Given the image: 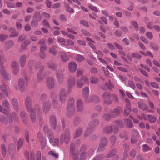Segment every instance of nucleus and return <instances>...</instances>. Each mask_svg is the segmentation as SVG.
<instances>
[{"label": "nucleus", "mask_w": 160, "mask_h": 160, "mask_svg": "<svg viewBox=\"0 0 160 160\" xmlns=\"http://www.w3.org/2000/svg\"><path fill=\"white\" fill-rule=\"evenodd\" d=\"M75 109L74 108H68L67 111V115L68 117L70 118L73 115Z\"/></svg>", "instance_id": "obj_32"}, {"label": "nucleus", "mask_w": 160, "mask_h": 160, "mask_svg": "<svg viewBox=\"0 0 160 160\" xmlns=\"http://www.w3.org/2000/svg\"><path fill=\"white\" fill-rule=\"evenodd\" d=\"M124 121L129 128H131L133 126L132 123L129 119H124Z\"/></svg>", "instance_id": "obj_48"}, {"label": "nucleus", "mask_w": 160, "mask_h": 160, "mask_svg": "<svg viewBox=\"0 0 160 160\" xmlns=\"http://www.w3.org/2000/svg\"><path fill=\"white\" fill-rule=\"evenodd\" d=\"M39 140L41 142L42 141L43 139H46L43 136L42 133H38V135Z\"/></svg>", "instance_id": "obj_60"}, {"label": "nucleus", "mask_w": 160, "mask_h": 160, "mask_svg": "<svg viewBox=\"0 0 160 160\" xmlns=\"http://www.w3.org/2000/svg\"><path fill=\"white\" fill-rule=\"evenodd\" d=\"M11 116L15 122H17L18 121V117L17 114L14 112L11 113Z\"/></svg>", "instance_id": "obj_51"}, {"label": "nucleus", "mask_w": 160, "mask_h": 160, "mask_svg": "<svg viewBox=\"0 0 160 160\" xmlns=\"http://www.w3.org/2000/svg\"><path fill=\"white\" fill-rule=\"evenodd\" d=\"M44 130L45 133H47L48 135V138L49 139V142L50 143L52 142V138L53 136V134L51 131L48 129V127L46 125L44 126Z\"/></svg>", "instance_id": "obj_20"}, {"label": "nucleus", "mask_w": 160, "mask_h": 160, "mask_svg": "<svg viewBox=\"0 0 160 160\" xmlns=\"http://www.w3.org/2000/svg\"><path fill=\"white\" fill-rule=\"evenodd\" d=\"M9 32L10 33L9 37L11 38L16 37L18 34V33L16 31L15 29L12 28L9 29Z\"/></svg>", "instance_id": "obj_31"}, {"label": "nucleus", "mask_w": 160, "mask_h": 160, "mask_svg": "<svg viewBox=\"0 0 160 160\" xmlns=\"http://www.w3.org/2000/svg\"><path fill=\"white\" fill-rule=\"evenodd\" d=\"M70 134L68 132H67L65 134H62L61 137L60 143L61 144L63 143L64 141L66 144H68L69 142Z\"/></svg>", "instance_id": "obj_8"}, {"label": "nucleus", "mask_w": 160, "mask_h": 160, "mask_svg": "<svg viewBox=\"0 0 160 160\" xmlns=\"http://www.w3.org/2000/svg\"><path fill=\"white\" fill-rule=\"evenodd\" d=\"M111 97V95L109 92H105L102 95L104 103L107 105L111 104L112 103V100L110 99Z\"/></svg>", "instance_id": "obj_7"}, {"label": "nucleus", "mask_w": 160, "mask_h": 160, "mask_svg": "<svg viewBox=\"0 0 160 160\" xmlns=\"http://www.w3.org/2000/svg\"><path fill=\"white\" fill-rule=\"evenodd\" d=\"M38 22L33 19L31 22V25L32 27L36 28L38 26Z\"/></svg>", "instance_id": "obj_54"}, {"label": "nucleus", "mask_w": 160, "mask_h": 160, "mask_svg": "<svg viewBox=\"0 0 160 160\" xmlns=\"http://www.w3.org/2000/svg\"><path fill=\"white\" fill-rule=\"evenodd\" d=\"M2 105L4 106L8 111L10 110V105L8 101L5 99L2 102Z\"/></svg>", "instance_id": "obj_38"}, {"label": "nucleus", "mask_w": 160, "mask_h": 160, "mask_svg": "<svg viewBox=\"0 0 160 160\" xmlns=\"http://www.w3.org/2000/svg\"><path fill=\"white\" fill-rule=\"evenodd\" d=\"M132 136L131 138V142L132 143H135L138 141L137 138L138 137V132L136 130L132 131Z\"/></svg>", "instance_id": "obj_13"}, {"label": "nucleus", "mask_w": 160, "mask_h": 160, "mask_svg": "<svg viewBox=\"0 0 160 160\" xmlns=\"http://www.w3.org/2000/svg\"><path fill=\"white\" fill-rule=\"evenodd\" d=\"M67 97V91L64 88L61 89L59 93L60 100L62 103H64Z\"/></svg>", "instance_id": "obj_11"}, {"label": "nucleus", "mask_w": 160, "mask_h": 160, "mask_svg": "<svg viewBox=\"0 0 160 160\" xmlns=\"http://www.w3.org/2000/svg\"><path fill=\"white\" fill-rule=\"evenodd\" d=\"M0 88L1 90L3 92L5 95L8 97L9 95L8 90L5 84H2L0 86Z\"/></svg>", "instance_id": "obj_33"}, {"label": "nucleus", "mask_w": 160, "mask_h": 160, "mask_svg": "<svg viewBox=\"0 0 160 160\" xmlns=\"http://www.w3.org/2000/svg\"><path fill=\"white\" fill-rule=\"evenodd\" d=\"M65 73V70L64 69L60 70L56 73V77L59 83H62L63 81V75Z\"/></svg>", "instance_id": "obj_9"}, {"label": "nucleus", "mask_w": 160, "mask_h": 160, "mask_svg": "<svg viewBox=\"0 0 160 160\" xmlns=\"http://www.w3.org/2000/svg\"><path fill=\"white\" fill-rule=\"evenodd\" d=\"M76 59L78 61H83L84 60V57L82 55L80 54H78L77 56Z\"/></svg>", "instance_id": "obj_61"}, {"label": "nucleus", "mask_w": 160, "mask_h": 160, "mask_svg": "<svg viewBox=\"0 0 160 160\" xmlns=\"http://www.w3.org/2000/svg\"><path fill=\"white\" fill-rule=\"evenodd\" d=\"M8 36L5 34H1L0 35V41L2 42L8 38Z\"/></svg>", "instance_id": "obj_55"}, {"label": "nucleus", "mask_w": 160, "mask_h": 160, "mask_svg": "<svg viewBox=\"0 0 160 160\" xmlns=\"http://www.w3.org/2000/svg\"><path fill=\"white\" fill-rule=\"evenodd\" d=\"M132 57L138 59H140L142 57L141 55L138 53H133L132 54Z\"/></svg>", "instance_id": "obj_59"}, {"label": "nucleus", "mask_w": 160, "mask_h": 160, "mask_svg": "<svg viewBox=\"0 0 160 160\" xmlns=\"http://www.w3.org/2000/svg\"><path fill=\"white\" fill-rule=\"evenodd\" d=\"M80 121V118L79 117H76L75 118L74 122V125L76 127L79 124Z\"/></svg>", "instance_id": "obj_58"}, {"label": "nucleus", "mask_w": 160, "mask_h": 160, "mask_svg": "<svg viewBox=\"0 0 160 160\" xmlns=\"http://www.w3.org/2000/svg\"><path fill=\"white\" fill-rule=\"evenodd\" d=\"M47 84L49 88H52L54 87V81L52 78H48L47 80Z\"/></svg>", "instance_id": "obj_27"}, {"label": "nucleus", "mask_w": 160, "mask_h": 160, "mask_svg": "<svg viewBox=\"0 0 160 160\" xmlns=\"http://www.w3.org/2000/svg\"><path fill=\"white\" fill-rule=\"evenodd\" d=\"M99 122L98 120L97 119L92 120L88 124L87 129L85 131L84 134V136L86 137L88 136L92 132V129L97 126L99 124Z\"/></svg>", "instance_id": "obj_5"}, {"label": "nucleus", "mask_w": 160, "mask_h": 160, "mask_svg": "<svg viewBox=\"0 0 160 160\" xmlns=\"http://www.w3.org/2000/svg\"><path fill=\"white\" fill-rule=\"evenodd\" d=\"M62 60L63 62H66L69 60V57L66 55L65 52H60Z\"/></svg>", "instance_id": "obj_37"}, {"label": "nucleus", "mask_w": 160, "mask_h": 160, "mask_svg": "<svg viewBox=\"0 0 160 160\" xmlns=\"http://www.w3.org/2000/svg\"><path fill=\"white\" fill-rule=\"evenodd\" d=\"M25 104L28 112H29L32 110H35L31 107L32 102L31 98L30 97H28L26 98L25 100Z\"/></svg>", "instance_id": "obj_15"}, {"label": "nucleus", "mask_w": 160, "mask_h": 160, "mask_svg": "<svg viewBox=\"0 0 160 160\" xmlns=\"http://www.w3.org/2000/svg\"><path fill=\"white\" fill-rule=\"evenodd\" d=\"M150 45L154 50L156 51L158 50V47L154 42H151L150 43Z\"/></svg>", "instance_id": "obj_52"}, {"label": "nucleus", "mask_w": 160, "mask_h": 160, "mask_svg": "<svg viewBox=\"0 0 160 160\" xmlns=\"http://www.w3.org/2000/svg\"><path fill=\"white\" fill-rule=\"evenodd\" d=\"M116 152V150H111L107 156V158H108L113 156V160H117L119 158V157L117 155H115V153Z\"/></svg>", "instance_id": "obj_22"}, {"label": "nucleus", "mask_w": 160, "mask_h": 160, "mask_svg": "<svg viewBox=\"0 0 160 160\" xmlns=\"http://www.w3.org/2000/svg\"><path fill=\"white\" fill-rule=\"evenodd\" d=\"M77 67L76 63L74 62H71L68 65L69 70L71 72H75L77 70Z\"/></svg>", "instance_id": "obj_17"}, {"label": "nucleus", "mask_w": 160, "mask_h": 160, "mask_svg": "<svg viewBox=\"0 0 160 160\" xmlns=\"http://www.w3.org/2000/svg\"><path fill=\"white\" fill-rule=\"evenodd\" d=\"M115 123L116 125L115 126L112 125L105 128L103 129L104 132L107 134H109L111 132L114 133H117L118 131V128L116 126L121 127L122 125V123L120 120L116 121Z\"/></svg>", "instance_id": "obj_3"}, {"label": "nucleus", "mask_w": 160, "mask_h": 160, "mask_svg": "<svg viewBox=\"0 0 160 160\" xmlns=\"http://www.w3.org/2000/svg\"><path fill=\"white\" fill-rule=\"evenodd\" d=\"M6 61V59L3 55V52L2 51H0V72L1 75L4 80L7 81L8 80V76L7 72L5 70V68L3 66V63Z\"/></svg>", "instance_id": "obj_2"}, {"label": "nucleus", "mask_w": 160, "mask_h": 160, "mask_svg": "<svg viewBox=\"0 0 160 160\" xmlns=\"http://www.w3.org/2000/svg\"><path fill=\"white\" fill-rule=\"evenodd\" d=\"M111 117H112L110 116V114L109 113L108 114L107 113H105L103 116L102 118L104 120H108L110 119Z\"/></svg>", "instance_id": "obj_50"}, {"label": "nucleus", "mask_w": 160, "mask_h": 160, "mask_svg": "<svg viewBox=\"0 0 160 160\" xmlns=\"http://www.w3.org/2000/svg\"><path fill=\"white\" fill-rule=\"evenodd\" d=\"M20 116L24 124L27 123V116L26 113L24 111H22L21 112Z\"/></svg>", "instance_id": "obj_29"}, {"label": "nucleus", "mask_w": 160, "mask_h": 160, "mask_svg": "<svg viewBox=\"0 0 160 160\" xmlns=\"http://www.w3.org/2000/svg\"><path fill=\"white\" fill-rule=\"evenodd\" d=\"M138 106L143 111H147L149 108L148 107L143 103H138Z\"/></svg>", "instance_id": "obj_36"}, {"label": "nucleus", "mask_w": 160, "mask_h": 160, "mask_svg": "<svg viewBox=\"0 0 160 160\" xmlns=\"http://www.w3.org/2000/svg\"><path fill=\"white\" fill-rule=\"evenodd\" d=\"M52 142L51 143L52 145H54L55 146H58L59 144V139L57 138H55L54 140V143H53V140L52 139Z\"/></svg>", "instance_id": "obj_56"}, {"label": "nucleus", "mask_w": 160, "mask_h": 160, "mask_svg": "<svg viewBox=\"0 0 160 160\" xmlns=\"http://www.w3.org/2000/svg\"><path fill=\"white\" fill-rule=\"evenodd\" d=\"M50 122L51 127L53 129H55L56 124V121L55 117L54 116H52L50 117Z\"/></svg>", "instance_id": "obj_24"}, {"label": "nucleus", "mask_w": 160, "mask_h": 160, "mask_svg": "<svg viewBox=\"0 0 160 160\" xmlns=\"http://www.w3.org/2000/svg\"><path fill=\"white\" fill-rule=\"evenodd\" d=\"M138 118L141 120H147L148 119L147 118V115L144 114V113H142L141 116H137Z\"/></svg>", "instance_id": "obj_57"}, {"label": "nucleus", "mask_w": 160, "mask_h": 160, "mask_svg": "<svg viewBox=\"0 0 160 160\" xmlns=\"http://www.w3.org/2000/svg\"><path fill=\"white\" fill-rule=\"evenodd\" d=\"M148 120L151 123H154L157 121L156 117L154 115L148 114L147 115Z\"/></svg>", "instance_id": "obj_34"}, {"label": "nucleus", "mask_w": 160, "mask_h": 160, "mask_svg": "<svg viewBox=\"0 0 160 160\" xmlns=\"http://www.w3.org/2000/svg\"><path fill=\"white\" fill-rule=\"evenodd\" d=\"M30 42L29 41L25 40L24 42V45H22V47L23 49L25 50L26 49V46L29 44Z\"/></svg>", "instance_id": "obj_63"}, {"label": "nucleus", "mask_w": 160, "mask_h": 160, "mask_svg": "<svg viewBox=\"0 0 160 160\" xmlns=\"http://www.w3.org/2000/svg\"><path fill=\"white\" fill-rule=\"evenodd\" d=\"M16 151L15 147L13 144H10L8 147V151L11 156H12L15 153Z\"/></svg>", "instance_id": "obj_26"}, {"label": "nucleus", "mask_w": 160, "mask_h": 160, "mask_svg": "<svg viewBox=\"0 0 160 160\" xmlns=\"http://www.w3.org/2000/svg\"><path fill=\"white\" fill-rule=\"evenodd\" d=\"M11 102L14 110L17 112L19 110L18 103L17 99L13 98L11 100Z\"/></svg>", "instance_id": "obj_21"}, {"label": "nucleus", "mask_w": 160, "mask_h": 160, "mask_svg": "<svg viewBox=\"0 0 160 160\" xmlns=\"http://www.w3.org/2000/svg\"><path fill=\"white\" fill-rule=\"evenodd\" d=\"M107 141L106 138L103 137L101 138L100 142L98 148L99 151H101L103 150V148L106 146Z\"/></svg>", "instance_id": "obj_16"}, {"label": "nucleus", "mask_w": 160, "mask_h": 160, "mask_svg": "<svg viewBox=\"0 0 160 160\" xmlns=\"http://www.w3.org/2000/svg\"><path fill=\"white\" fill-rule=\"evenodd\" d=\"M121 110V108H115L110 111L109 112V114H110V116L112 118H114L119 115L120 111Z\"/></svg>", "instance_id": "obj_19"}, {"label": "nucleus", "mask_w": 160, "mask_h": 160, "mask_svg": "<svg viewBox=\"0 0 160 160\" xmlns=\"http://www.w3.org/2000/svg\"><path fill=\"white\" fill-rule=\"evenodd\" d=\"M30 117L32 121L34 122L36 120V117L35 113L39 114L41 113V111L40 110L39 108L38 105H36L35 107V109L30 111Z\"/></svg>", "instance_id": "obj_6"}, {"label": "nucleus", "mask_w": 160, "mask_h": 160, "mask_svg": "<svg viewBox=\"0 0 160 160\" xmlns=\"http://www.w3.org/2000/svg\"><path fill=\"white\" fill-rule=\"evenodd\" d=\"M0 121L2 123L6 125L11 122L12 121V119L11 118L7 119L5 117L2 116L0 117Z\"/></svg>", "instance_id": "obj_25"}, {"label": "nucleus", "mask_w": 160, "mask_h": 160, "mask_svg": "<svg viewBox=\"0 0 160 160\" xmlns=\"http://www.w3.org/2000/svg\"><path fill=\"white\" fill-rule=\"evenodd\" d=\"M33 19L38 22H39L41 19L42 17L39 12H36L33 16Z\"/></svg>", "instance_id": "obj_40"}, {"label": "nucleus", "mask_w": 160, "mask_h": 160, "mask_svg": "<svg viewBox=\"0 0 160 160\" xmlns=\"http://www.w3.org/2000/svg\"><path fill=\"white\" fill-rule=\"evenodd\" d=\"M27 56L25 55H23L20 56L19 60L20 65L22 68H23L25 66Z\"/></svg>", "instance_id": "obj_23"}, {"label": "nucleus", "mask_w": 160, "mask_h": 160, "mask_svg": "<svg viewBox=\"0 0 160 160\" xmlns=\"http://www.w3.org/2000/svg\"><path fill=\"white\" fill-rule=\"evenodd\" d=\"M84 105L81 99H78L76 101V107L77 111L81 112L83 110Z\"/></svg>", "instance_id": "obj_14"}, {"label": "nucleus", "mask_w": 160, "mask_h": 160, "mask_svg": "<svg viewBox=\"0 0 160 160\" xmlns=\"http://www.w3.org/2000/svg\"><path fill=\"white\" fill-rule=\"evenodd\" d=\"M23 144V140L22 138H20L18 142V149L19 150Z\"/></svg>", "instance_id": "obj_53"}, {"label": "nucleus", "mask_w": 160, "mask_h": 160, "mask_svg": "<svg viewBox=\"0 0 160 160\" xmlns=\"http://www.w3.org/2000/svg\"><path fill=\"white\" fill-rule=\"evenodd\" d=\"M2 152V155L5 157L6 156V149L5 145L4 144H2L1 145Z\"/></svg>", "instance_id": "obj_45"}, {"label": "nucleus", "mask_w": 160, "mask_h": 160, "mask_svg": "<svg viewBox=\"0 0 160 160\" xmlns=\"http://www.w3.org/2000/svg\"><path fill=\"white\" fill-rule=\"evenodd\" d=\"M74 99L73 98H70L68 102V108H73V106L74 105Z\"/></svg>", "instance_id": "obj_41"}, {"label": "nucleus", "mask_w": 160, "mask_h": 160, "mask_svg": "<svg viewBox=\"0 0 160 160\" xmlns=\"http://www.w3.org/2000/svg\"><path fill=\"white\" fill-rule=\"evenodd\" d=\"M142 149L144 152H147L150 150L151 148L148 145L145 144L143 145V147Z\"/></svg>", "instance_id": "obj_47"}, {"label": "nucleus", "mask_w": 160, "mask_h": 160, "mask_svg": "<svg viewBox=\"0 0 160 160\" xmlns=\"http://www.w3.org/2000/svg\"><path fill=\"white\" fill-rule=\"evenodd\" d=\"M82 129L81 128H77L75 132V137H78L81 135L82 133Z\"/></svg>", "instance_id": "obj_43"}, {"label": "nucleus", "mask_w": 160, "mask_h": 160, "mask_svg": "<svg viewBox=\"0 0 160 160\" xmlns=\"http://www.w3.org/2000/svg\"><path fill=\"white\" fill-rule=\"evenodd\" d=\"M128 85L130 87L133 89H135V86L132 81L130 80L128 81Z\"/></svg>", "instance_id": "obj_62"}, {"label": "nucleus", "mask_w": 160, "mask_h": 160, "mask_svg": "<svg viewBox=\"0 0 160 160\" xmlns=\"http://www.w3.org/2000/svg\"><path fill=\"white\" fill-rule=\"evenodd\" d=\"M86 149V146L85 145H82L80 149L81 153L79 160H85L87 153L85 152ZM70 154L73 160H78L79 154L75 152V144L72 143L70 146Z\"/></svg>", "instance_id": "obj_1"}, {"label": "nucleus", "mask_w": 160, "mask_h": 160, "mask_svg": "<svg viewBox=\"0 0 160 160\" xmlns=\"http://www.w3.org/2000/svg\"><path fill=\"white\" fill-rule=\"evenodd\" d=\"M50 108V106L48 102H46L43 104V112L46 114Z\"/></svg>", "instance_id": "obj_28"}, {"label": "nucleus", "mask_w": 160, "mask_h": 160, "mask_svg": "<svg viewBox=\"0 0 160 160\" xmlns=\"http://www.w3.org/2000/svg\"><path fill=\"white\" fill-rule=\"evenodd\" d=\"M36 160H46L45 157L42 156L41 158V152L40 151H38L36 153Z\"/></svg>", "instance_id": "obj_35"}, {"label": "nucleus", "mask_w": 160, "mask_h": 160, "mask_svg": "<svg viewBox=\"0 0 160 160\" xmlns=\"http://www.w3.org/2000/svg\"><path fill=\"white\" fill-rule=\"evenodd\" d=\"M44 67L43 66H40V72H41L43 69L44 68ZM44 77V75L43 73H42L41 72H39L38 74V77L37 78V80L38 81L40 82L42 81L43 78Z\"/></svg>", "instance_id": "obj_30"}, {"label": "nucleus", "mask_w": 160, "mask_h": 160, "mask_svg": "<svg viewBox=\"0 0 160 160\" xmlns=\"http://www.w3.org/2000/svg\"><path fill=\"white\" fill-rule=\"evenodd\" d=\"M24 84L25 82L23 79L22 78H20L18 81V86L22 92H23L25 91V87Z\"/></svg>", "instance_id": "obj_18"}, {"label": "nucleus", "mask_w": 160, "mask_h": 160, "mask_svg": "<svg viewBox=\"0 0 160 160\" xmlns=\"http://www.w3.org/2000/svg\"><path fill=\"white\" fill-rule=\"evenodd\" d=\"M88 79L86 76H83L80 80H77L76 85L79 88H81L85 83H88Z\"/></svg>", "instance_id": "obj_10"}, {"label": "nucleus", "mask_w": 160, "mask_h": 160, "mask_svg": "<svg viewBox=\"0 0 160 160\" xmlns=\"http://www.w3.org/2000/svg\"><path fill=\"white\" fill-rule=\"evenodd\" d=\"M64 6L66 9V10L70 12V13H73L74 12V10L73 9L70 8L68 4L65 3Z\"/></svg>", "instance_id": "obj_44"}, {"label": "nucleus", "mask_w": 160, "mask_h": 160, "mask_svg": "<svg viewBox=\"0 0 160 160\" xmlns=\"http://www.w3.org/2000/svg\"><path fill=\"white\" fill-rule=\"evenodd\" d=\"M75 82V79L74 77H71L68 79V91L69 92L70 89L74 85Z\"/></svg>", "instance_id": "obj_12"}, {"label": "nucleus", "mask_w": 160, "mask_h": 160, "mask_svg": "<svg viewBox=\"0 0 160 160\" xmlns=\"http://www.w3.org/2000/svg\"><path fill=\"white\" fill-rule=\"evenodd\" d=\"M57 48V46L53 45L51 48L49 50V52L53 55H55L57 53V51L55 50Z\"/></svg>", "instance_id": "obj_39"}, {"label": "nucleus", "mask_w": 160, "mask_h": 160, "mask_svg": "<svg viewBox=\"0 0 160 160\" xmlns=\"http://www.w3.org/2000/svg\"><path fill=\"white\" fill-rule=\"evenodd\" d=\"M76 29H77V28H76L75 27H72L70 28H67V30L68 32H69L72 34H77V33L74 31V30H75Z\"/></svg>", "instance_id": "obj_46"}, {"label": "nucleus", "mask_w": 160, "mask_h": 160, "mask_svg": "<svg viewBox=\"0 0 160 160\" xmlns=\"http://www.w3.org/2000/svg\"><path fill=\"white\" fill-rule=\"evenodd\" d=\"M13 45V42L12 40H9L7 42L5 43V48L7 49H10Z\"/></svg>", "instance_id": "obj_42"}, {"label": "nucleus", "mask_w": 160, "mask_h": 160, "mask_svg": "<svg viewBox=\"0 0 160 160\" xmlns=\"http://www.w3.org/2000/svg\"><path fill=\"white\" fill-rule=\"evenodd\" d=\"M89 93V89L88 87H85L83 88L82 91V95L83 97L84 98L85 101L86 102H90L91 101H93L92 99V98H95L96 101H98L99 100V98L95 95H93L90 97L89 98H88V96Z\"/></svg>", "instance_id": "obj_4"}, {"label": "nucleus", "mask_w": 160, "mask_h": 160, "mask_svg": "<svg viewBox=\"0 0 160 160\" xmlns=\"http://www.w3.org/2000/svg\"><path fill=\"white\" fill-rule=\"evenodd\" d=\"M116 137L115 136H113L110 137V141L112 145H114L116 142Z\"/></svg>", "instance_id": "obj_64"}, {"label": "nucleus", "mask_w": 160, "mask_h": 160, "mask_svg": "<svg viewBox=\"0 0 160 160\" xmlns=\"http://www.w3.org/2000/svg\"><path fill=\"white\" fill-rule=\"evenodd\" d=\"M48 66L51 69L55 70L57 68V66L55 65L54 63L52 62H49L48 63Z\"/></svg>", "instance_id": "obj_49"}]
</instances>
